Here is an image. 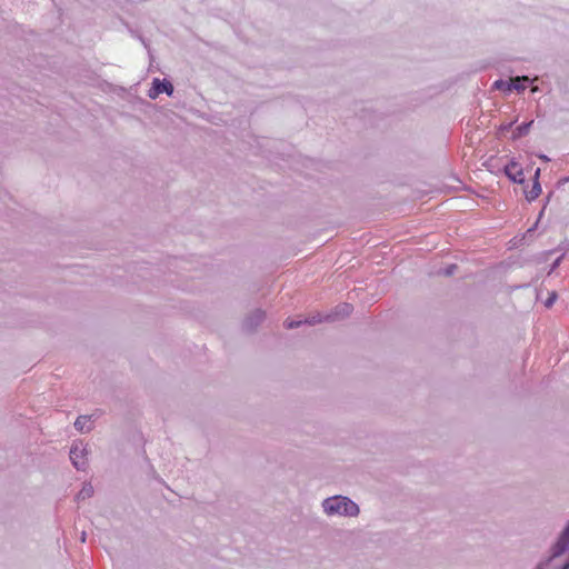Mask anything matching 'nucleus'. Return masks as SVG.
<instances>
[{
	"label": "nucleus",
	"instance_id": "1",
	"mask_svg": "<svg viewBox=\"0 0 569 569\" xmlns=\"http://www.w3.org/2000/svg\"><path fill=\"white\" fill-rule=\"evenodd\" d=\"M321 507L328 516L357 517L360 513V508L353 500L340 495L326 498Z\"/></svg>",
	"mask_w": 569,
	"mask_h": 569
},
{
	"label": "nucleus",
	"instance_id": "2",
	"mask_svg": "<svg viewBox=\"0 0 569 569\" xmlns=\"http://www.w3.org/2000/svg\"><path fill=\"white\" fill-rule=\"evenodd\" d=\"M88 449L82 441H74L70 448V460L77 470L84 471L88 467Z\"/></svg>",
	"mask_w": 569,
	"mask_h": 569
},
{
	"label": "nucleus",
	"instance_id": "3",
	"mask_svg": "<svg viewBox=\"0 0 569 569\" xmlns=\"http://www.w3.org/2000/svg\"><path fill=\"white\" fill-rule=\"evenodd\" d=\"M266 311L262 309H254L249 312L244 319L242 320V330L246 333H253L258 329V327L264 321Z\"/></svg>",
	"mask_w": 569,
	"mask_h": 569
},
{
	"label": "nucleus",
	"instance_id": "4",
	"mask_svg": "<svg viewBox=\"0 0 569 569\" xmlns=\"http://www.w3.org/2000/svg\"><path fill=\"white\" fill-rule=\"evenodd\" d=\"M173 91V84L169 80L154 78L152 81V87L148 91V97L154 100L159 97L160 93L172 96Z\"/></svg>",
	"mask_w": 569,
	"mask_h": 569
},
{
	"label": "nucleus",
	"instance_id": "5",
	"mask_svg": "<svg viewBox=\"0 0 569 569\" xmlns=\"http://www.w3.org/2000/svg\"><path fill=\"white\" fill-rule=\"evenodd\" d=\"M526 81H528V77H516L510 79V81H505L500 79L493 83V88L506 92H511L512 90L520 92L526 89V84L523 83Z\"/></svg>",
	"mask_w": 569,
	"mask_h": 569
},
{
	"label": "nucleus",
	"instance_id": "6",
	"mask_svg": "<svg viewBox=\"0 0 569 569\" xmlns=\"http://www.w3.org/2000/svg\"><path fill=\"white\" fill-rule=\"evenodd\" d=\"M569 550V521L552 543V556L560 557Z\"/></svg>",
	"mask_w": 569,
	"mask_h": 569
},
{
	"label": "nucleus",
	"instance_id": "7",
	"mask_svg": "<svg viewBox=\"0 0 569 569\" xmlns=\"http://www.w3.org/2000/svg\"><path fill=\"white\" fill-rule=\"evenodd\" d=\"M503 173L513 183L523 184L526 181L522 168L513 159L505 166Z\"/></svg>",
	"mask_w": 569,
	"mask_h": 569
},
{
	"label": "nucleus",
	"instance_id": "8",
	"mask_svg": "<svg viewBox=\"0 0 569 569\" xmlns=\"http://www.w3.org/2000/svg\"><path fill=\"white\" fill-rule=\"evenodd\" d=\"M353 311L350 303L343 302L338 305L330 313L325 316L327 322H335L348 318Z\"/></svg>",
	"mask_w": 569,
	"mask_h": 569
},
{
	"label": "nucleus",
	"instance_id": "9",
	"mask_svg": "<svg viewBox=\"0 0 569 569\" xmlns=\"http://www.w3.org/2000/svg\"><path fill=\"white\" fill-rule=\"evenodd\" d=\"M533 123V120H530L529 122H525L516 128V130L512 132V139L517 140L521 137H525L528 134L531 126Z\"/></svg>",
	"mask_w": 569,
	"mask_h": 569
},
{
	"label": "nucleus",
	"instance_id": "10",
	"mask_svg": "<svg viewBox=\"0 0 569 569\" xmlns=\"http://www.w3.org/2000/svg\"><path fill=\"white\" fill-rule=\"evenodd\" d=\"M526 199L531 202L536 200L541 193V184L537 179H533L532 187L529 191H526Z\"/></svg>",
	"mask_w": 569,
	"mask_h": 569
},
{
	"label": "nucleus",
	"instance_id": "11",
	"mask_svg": "<svg viewBox=\"0 0 569 569\" xmlns=\"http://www.w3.org/2000/svg\"><path fill=\"white\" fill-rule=\"evenodd\" d=\"M94 490H93V487L91 483H84L82 489L78 492V495L76 496V499L79 501V500H84L87 498H90L92 497Z\"/></svg>",
	"mask_w": 569,
	"mask_h": 569
},
{
	"label": "nucleus",
	"instance_id": "12",
	"mask_svg": "<svg viewBox=\"0 0 569 569\" xmlns=\"http://www.w3.org/2000/svg\"><path fill=\"white\" fill-rule=\"evenodd\" d=\"M90 416H79L76 421H74V428L78 430V431H83L84 430V426L86 423L90 420Z\"/></svg>",
	"mask_w": 569,
	"mask_h": 569
},
{
	"label": "nucleus",
	"instance_id": "13",
	"mask_svg": "<svg viewBox=\"0 0 569 569\" xmlns=\"http://www.w3.org/2000/svg\"><path fill=\"white\" fill-rule=\"evenodd\" d=\"M557 557H553L552 556V546L550 547V555L547 559L540 561L533 569H548V567L551 565V562L556 559Z\"/></svg>",
	"mask_w": 569,
	"mask_h": 569
},
{
	"label": "nucleus",
	"instance_id": "14",
	"mask_svg": "<svg viewBox=\"0 0 569 569\" xmlns=\"http://www.w3.org/2000/svg\"><path fill=\"white\" fill-rule=\"evenodd\" d=\"M322 321H326V320H325V317H322L320 313L311 316V317H308V318H306L303 320L305 323L310 325V326H315V325L320 323Z\"/></svg>",
	"mask_w": 569,
	"mask_h": 569
},
{
	"label": "nucleus",
	"instance_id": "15",
	"mask_svg": "<svg viewBox=\"0 0 569 569\" xmlns=\"http://www.w3.org/2000/svg\"><path fill=\"white\" fill-rule=\"evenodd\" d=\"M456 270H457V266L456 264H449L442 271H440V273H442L446 277H450V276H452L456 272Z\"/></svg>",
	"mask_w": 569,
	"mask_h": 569
},
{
	"label": "nucleus",
	"instance_id": "16",
	"mask_svg": "<svg viewBox=\"0 0 569 569\" xmlns=\"http://www.w3.org/2000/svg\"><path fill=\"white\" fill-rule=\"evenodd\" d=\"M303 322V320H290V321H286V328L287 329H296L298 327H300Z\"/></svg>",
	"mask_w": 569,
	"mask_h": 569
},
{
	"label": "nucleus",
	"instance_id": "17",
	"mask_svg": "<svg viewBox=\"0 0 569 569\" xmlns=\"http://www.w3.org/2000/svg\"><path fill=\"white\" fill-rule=\"evenodd\" d=\"M557 297H558V296H557V292H556V291H552V292L550 293V296L548 297V299L545 301V306H546L547 308H550V307L555 303V301L557 300Z\"/></svg>",
	"mask_w": 569,
	"mask_h": 569
},
{
	"label": "nucleus",
	"instance_id": "18",
	"mask_svg": "<svg viewBox=\"0 0 569 569\" xmlns=\"http://www.w3.org/2000/svg\"><path fill=\"white\" fill-rule=\"evenodd\" d=\"M513 123H515V121H511V122H508V123H502V124L499 127V131H500L501 133L509 131V130L512 128Z\"/></svg>",
	"mask_w": 569,
	"mask_h": 569
},
{
	"label": "nucleus",
	"instance_id": "19",
	"mask_svg": "<svg viewBox=\"0 0 569 569\" xmlns=\"http://www.w3.org/2000/svg\"><path fill=\"white\" fill-rule=\"evenodd\" d=\"M563 256H565V254H561L559 258H557V259L552 262V264H551V267H550V270H549V274H550L553 270H556V269L559 267V264H560V262H561V260H562Z\"/></svg>",
	"mask_w": 569,
	"mask_h": 569
},
{
	"label": "nucleus",
	"instance_id": "20",
	"mask_svg": "<svg viewBox=\"0 0 569 569\" xmlns=\"http://www.w3.org/2000/svg\"><path fill=\"white\" fill-rule=\"evenodd\" d=\"M545 209H546V204L543 206L542 210L539 212V217H538L537 222L535 223V226H533L532 228H530V229L528 230V232L533 231V229L537 227V224H538V222H539L540 218L542 217V214H543V212H545Z\"/></svg>",
	"mask_w": 569,
	"mask_h": 569
},
{
	"label": "nucleus",
	"instance_id": "21",
	"mask_svg": "<svg viewBox=\"0 0 569 569\" xmlns=\"http://www.w3.org/2000/svg\"><path fill=\"white\" fill-rule=\"evenodd\" d=\"M539 178H540V168H537L536 172H535V176H533V179H537V181H539Z\"/></svg>",
	"mask_w": 569,
	"mask_h": 569
},
{
	"label": "nucleus",
	"instance_id": "22",
	"mask_svg": "<svg viewBox=\"0 0 569 569\" xmlns=\"http://www.w3.org/2000/svg\"><path fill=\"white\" fill-rule=\"evenodd\" d=\"M556 569H569V559L562 566H560Z\"/></svg>",
	"mask_w": 569,
	"mask_h": 569
},
{
	"label": "nucleus",
	"instance_id": "23",
	"mask_svg": "<svg viewBox=\"0 0 569 569\" xmlns=\"http://www.w3.org/2000/svg\"><path fill=\"white\" fill-rule=\"evenodd\" d=\"M539 157H540V159H542L546 162L549 161V158L546 154H541Z\"/></svg>",
	"mask_w": 569,
	"mask_h": 569
},
{
	"label": "nucleus",
	"instance_id": "24",
	"mask_svg": "<svg viewBox=\"0 0 569 569\" xmlns=\"http://www.w3.org/2000/svg\"><path fill=\"white\" fill-rule=\"evenodd\" d=\"M81 541H82V542H84V541H86V532H84V531L81 533Z\"/></svg>",
	"mask_w": 569,
	"mask_h": 569
},
{
	"label": "nucleus",
	"instance_id": "25",
	"mask_svg": "<svg viewBox=\"0 0 569 569\" xmlns=\"http://www.w3.org/2000/svg\"><path fill=\"white\" fill-rule=\"evenodd\" d=\"M551 196H552V192H550V193L548 194L546 202H549V200H550Z\"/></svg>",
	"mask_w": 569,
	"mask_h": 569
}]
</instances>
